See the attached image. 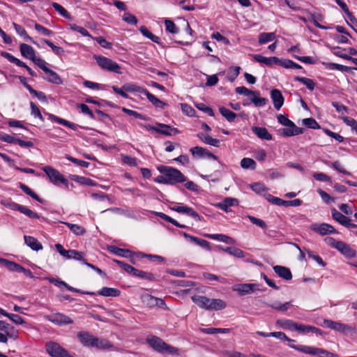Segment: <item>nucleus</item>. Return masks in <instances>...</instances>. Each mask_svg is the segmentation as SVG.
I'll return each instance as SVG.
<instances>
[{"label": "nucleus", "instance_id": "16", "mask_svg": "<svg viewBox=\"0 0 357 357\" xmlns=\"http://www.w3.org/2000/svg\"><path fill=\"white\" fill-rule=\"evenodd\" d=\"M286 128L278 130L280 134L284 137H291L303 133V129L297 127L294 122L291 125L286 126Z\"/></svg>", "mask_w": 357, "mask_h": 357}, {"label": "nucleus", "instance_id": "51", "mask_svg": "<svg viewBox=\"0 0 357 357\" xmlns=\"http://www.w3.org/2000/svg\"><path fill=\"white\" fill-rule=\"evenodd\" d=\"M165 30L171 33L175 34L178 32V29L174 22L170 20H165Z\"/></svg>", "mask_w": 357, "mask_h": 357}, {"label": "nucleus", "instance_id": "24", "mask_svg": "<svg viewBox=\"0 0 357 357\" xmlns=\"http://www.w3.org/2000/svg\"><path fill=\"white\" fill-rule=\"evenodd\" d=\"M218 248L229 255L237 258L242 259L245 257V253L242 250L235 247L223 248L221 245H218Z\"/></svg>", "mask_w": 357, "mask_h": 357}, {"label": "nucleus", "instance_id": "21", "mask_svg": "<svg viewBox=\"0 0 357 357\" xmlns=\"http://www.w3.org/2000/svg\"><path fill=\"white\" fill-rule=\"evenodd\" d=\"M238 204V199L232 197H227L222 202L218 203L216 206L220 209L225 211L229 212V208L234 206H236Z\"/></svg>", "mask_w": 357, "mask_h": 357}, {"label": "nucleus", "instance_id": "27", "mask_svg": "<svg viewBox=\"0 0 357 357\" xmlns=\"http://www.w3.org/2000/svg\"><path fill=\"white\" fill-rule=\"evenodd\" d=\"M183 236L186 238H188L189 241H190L191 242L196 243L197 245H199L200 247H202L207 250H211L209 242H208L204 239L191 236L187 233H183Z\"/></svg>", "mask_w": 357, "mask_h": 357}, {"label": "nucleus", "instance_id": "10", "mask_svg": "<svg viewBox=\"0 0 357 357\" xmlns=\"http://www.w3.org/2000/svg\"><path fill=\"white\" fill-rule=\"evenodd\" d=\"M55 248L58 252L66 259H74L78 261H84L82 254L75 250H66L63 248L62 245L57 243L55 245Z\"/></svg>", "mask_w": 357, "mask_h": 357}, {"label": "nucleus", "instance_id": "52", "mask_svg": "<svg viewBox=\"0 0 357 357\" xmlns=\"http://www.w3.org/2000/svg\"><path fill=\"white\" fill-rule=\"evenodd\" d=\"M303 123L305 126L312 129H319L320 126L319 123L312 118H307L303 120Z\"/></svg>", "mask_w": 357, "mask_h": 357}, {"label": "nucleus", "instance_id": "11", "mask_svg": "<svg viewBox=\"0 0 357 357\" xmlns=\"http://www.w3.org/2000/svg\"><path fill=\"white\" fill-rule=\"evenodd\" d=\"M45 319L57 325H66L73 323V320L62 313H55L52 315H46Z\"/></svg>", "mask_w": 357, "mask_h": 357}, {"label": "nucleus", "instance_id": "2", "mask_svg": "<svg viewBox=\"0 0 357 357\" xmlns=\"http://www.w3.org/2000/svg\"><path fill=\"white\" fill-rule=\"evenodd\" d=\"M77 337L81 343L86 347H93L98 349H107L110 347L107 340L98 339L87 332H80Z\"/></svg>", "mask_w": 357, "mask_h": 357}, {"label": "nucleus", "instance_id": "64", "mask_svg": "<svg viewBox=\"0 0 357 357\" xmlns=\"http://www.w3.org/2000/svg\"><path fill=\"white\" fill-rule=\"evenodd\" d=\"M32 61L34 62V63L40 68L45 73H46L49 69L47 62L40 58L36 57Z\"/></svg>", "mask_w": 357, "mask_h": 357}, {"label": "nucleus", "instance_id": "63", "mask_svg": "<svg viewBox=\"0 0 357 357\" xmlns=\"http://www.w3.org/2000/svg\"><path fill=\"white\" fill-rule=\"evenodd\" d=\"M317 192L326 204H328L331 202H333L335 201L334 198L331 197L327 192L321 189H319Z\"/></svg>", "mask_w": 357, "mask_h": 357}, {"label": "nucleus", "instance_id": "23", "mask_svg": "<svg viewBox=\"0 0 357 357\" xmlns=\"http://www.w3.org/2000/svg\"><path fill=\"white\" fill-rule=\"evenodd\" d=\"M192 300L199 307L209 310L211 298L204 296L196 295L192 297Z\"/></svg>", "mask_w": 357, "mask_h": 357}, {"label": "nucleus", "instance_id": "47", "mask_svg": "<svg viewBox=\"0 0 357 357\" xmlns=\"http://www.w3.org/2000/svg\"><path fill=\"white\" fill-rule=\"evenodd\" d=\"M0 261L6 263L8 268L11 271L22 273L24 269V267H22V266H20V264H18L15 262L8 261H7L6 259H0Z\"/></svg>", "mask_w": 357, "mask_h": 357}, {"label": "nucleus", "instance_id": "6", "mask_svg": "<svg viewBox=\"0 0 357 357\" xmlns=\"http://www.w3.org/2000/svg\"><path fill=\"white\" fill-rule=\"evenodd\" d=\"M290 347L300 351L303 354L312 355V356H321V355H326L328 356L329 352H328L326 350H324L320 348L314 347H310V346H305V345H294V344H290Z\"/></svg>", "mask_w": 357, "mask_h": 357}, {"label": "nucleus", "instance_id": "4", "mask_svg": "<svg viewBox=\"0 0 357 357\" xmlns=\"http://www.w3.org/2000/svg\"><path fill=\"white\" fill-rule=\"evenodd\" d=\"M93 57L101 68L117 74L122 73L121 66L113 60L100 55H94Z\"/></svg>", "mask_w": 357, "mask_h": 357}, {"label": "nucleus", "instance_id": "42", "mask_svg": "<svg viewBox=\"0 0 357 357\" xmlns=\"http://www.w3.org/2000/svg\"><path fill=\"white\" fill-rule=\"evenodd\" d=\"M45 73L47 75L46 79L48 82H52V83L56 84H61V82H62L61 79L58 75V74L56 73H55L54 71H53L49 68Z\"/></svg>", "mask_w": 357, "mask_h": 357}, {"label": "nucleus", "instance_id": "61", "mask_svg": "<svg viewBox=\"0 0 357 357\" xmlns=\"http://www.w3.org/2000/svg\"><path fill=\"white\" fill-rule=\"evenodd\" d=\"M307 253L308 257L314 260L319 265L322 267L326 266V263L323 261V259L317 255H315L312 251L307 250Z\"/></svg>", "mask_w": 357, "mask_h": 357}, {"label": "nucleus", "instance_id": "30", "mask_svg": "<svg viewBox=\"0 0 357 357\" xmlns=\"http://www.w3.org/2000/svg\"><path fill=\"white\" fill-rule=\"evenodd\" d=\"M121 291L116 288L112 287H102L98 291V294L105 297H116L119 296Z\"/></svg>", "mask_w": 357, "mask_h": 357}, {"label": "nucleus", "instance_id": "19", "mask_svg": "<svg viewBox=\"0 0 357 357\" xmlns=\"http://www.w3.org/2000/svg\"><path fill=\"white\" fill-rule=\"evenodd\" d=\"M271 98L274 107L279 110L284 104V97L282 93L278 89H273L271 92Z\"/></svg>", "mask_w": 357, "mask_h": 357}, {"label": "nucleus", "instance_id": "43", "mask_svg": "<svg viewBox=\"0 0 357 357\" xmlns=\"http://www.w3.org/2000/svg\"><path fill=\"white\" fill-rule=\"evenodd\" d=\"M241 166L243 169H255L256 168V162L252 158H244L241 161Z\"/></svg>", "mask_w": 357, "mask_h": 357}, {"label": "nucleus", "instance_id": "55", "mask_svg": "<svg viewBox=\"0 0 357 357\" xmlns=\"http://www.w3.org/2000/svg\"><path fill=\"white\" fill-rule=\"evenodd\" d=\"M324 65L326 66L328 68L331 70H337L341 71H347L349 69H351V68L335 63H323Z\"/></svg>", "mask_w": 357, "mask_h": 357}, {"label": "nucleus", "instance_id": "41", "mask_svg": "<svg viewBox=\"0 0 357 357\" xmlns=\"http://www.w3.org/2000/svg\"><path fill=\"white\" fill-rule=\"evenodd\" d=\"M219 112L229 122L234 121L236 117V114L234 112L224 107H219Z\"/></svg>", "mask_w": 357, "mask_h": 357}, {"label": "nucleus", "instance_id": "45", "mask_svg": "<svg viewBox=\"0 0 357 357\" xmlns=\"http://www.w3.org/2000/svg\"><path fill=\"white\" fill-rule=\"evenodd\" d=\"M295 80L298 81L301 83H303L304 85L306 86V87L310 90L312 91L314 89L315 83L314 81L310 78L307 77H296Z\"/></svg>", "mask_w": 357, "mask_h": 357}, {"label": "nucleus", "instance_id": "31", "mask_svg": "<svg viewBox=\"0 0 357 357\" xmlns=\"http://www.w3.org/2000/svg\"><path fill=\"white\" fill-rule=\"evenodd\" d=\"M205 236L211 239L216 240V241L224 242L226 243H229V244H234L235 243V240L234 238H232L231 237L228 236L227 235H225V234H206Z\"/></svg>", "mask_w": 357, "mask_h": 357}, {"label": "nucleus", "instance_id": "26", "mask_svg": "<svg viewBox=\"0 0 357 357\" xmlns=\"http://www.w3.org/2000/svg\"><path fill=\"white\" fill-rule=\"evenodd\" d=\"M252 130L253 132L261 139L271 140L273 139L272 135L268 132L266 128L263 127H252Z\"/></svg>", "mask_w": 357, "mask_h": 357}, {"label": "nucleus", "instance_id": "35", "mask_svg": "<svg viewBox=\"0 0 357 357\" xmlns=\"http://www.w3.org/2000/svg\"><path fill=\"white\" fill-rule=\"evenodd\" d=\"M197 136L203 142H204L206 144H209L215 147H218L219 146L220 141L217 139L213 138L211 136L208 135L199 133Z\"/></svg>", "mask_w": 357, "mask_h": 357}, {"label": "nucleus", "instance_id": "37", "mask_svg": "<svg viewBox=\"0 0 357 357\" xmlns=\"http://www.w3.org/2000/svg\"><path fill=\"white\" fill-rule=\"evenodd\" d=\"M227 306L226 303L219 298H213L211 299L209 310H220L225 309Z\"/></svg>", "mask_w": 357, "mask_h": 357}, {"label": "nucleus", "instance_id": "8", "mask_svg": "<svg viewBox=\"0 0 357 357\" xmlns=\"http://www.w3.org/2000/svg\"><path fill=\"white\" fill-rule=\"evenodd\" d=\"M310 229L321 235L325 236L331 234H338V231L330 224L328 223H314L310 225Z\"/></svg>", "mask_w": 357, "mask_h": 357}, {"label": "nucleus", "instance_id": "36", "mask_svg": "<svg viewBox=\"0 0 357 357\" xmlns=\"http://www.w3.org/2000/svg\"><path fill=\"white\" fill-rule=\"evenodd\" d=\"M109 250L113 254L122 257L128 258L132 256V252L130 250L127 249L119 248L116 246H110L109 248Z\"/></svg>", "mask_w": 357, "mask_h": 357}, {"label": "nucleus", "instance_id": "48", "mask_svg": "<svg viewBox=\"0 0 357 357\" xmlns=\"http://www.w3.org/2000/svg\"><path fill=\"white\" fill-rule=\"evenodd\" d=\"M52 6L55 9V10L58 12L61 16L68 20H71V15L62 6H61L58 3H53Z\"/></svg>", "mask_w": 357, "mask_h": 357}, {"label": "nucleus", "instance_id": "18", "mask_svg": "<svg viewBox=\"0 0 357 357\" xmlns=\"http://www.w3.org/2000/svg\"><path fill=\"white\" fill-rule=\"evenodd\" d=\"M252 56L256 61L267 66H272L274 64L278 65V63L280 62V59L276 56L265 57L260 54H254Z\"/></svg>", "mask_w": 357, "mask_h": 357}, {"label": "nucleus", "instance_id": "25", "mask_svg": "<svg viewBox=\"0 0 357 357\" xmlns=\"http://www.w3.org/2000/svg\"><path fill=\"white\" fill-rule=\"evenodd\" d=\"M335 248L347 257H354L355 255L354 251L351 250L347 243L342 241H338L337 243H336Z\"/></svg>", "mask_w": 357, "mask_h": 357}, {"label": "nucleus", "instance_id": "60", "mask_svg": "<svg viewBox=\"0 0 357 357\" xmlns=\"http://www.w3.org/2000/svg\"><path fill=\"white\" fill-rule=\"evenodd\" d=\"M267 199L270 202H271V203H273V204H274L275 205L287 206V201L283 200V199H282L280 198L275 197H273V196H272L271 195H268L267 196Z\"/></svg>", "mask_w": 357, "mask_h": 357}, {"label": "nucleus", "instance_id": "15", "mask_svg": "<svg viewBox=\"0 0 357 357\" xmlns=\"http://www.w3.org/2000/svg\"><path fill=\"white\" fill-rule=\"evenodd\" d=\"M190 152L193 157L197 158H211L213 160H217V157L209 152L207 149L200 147V146H195L192 149H190Z\"/></svg>", "mask_w": 357, "mask_h": 357}, {"label": "nucleus", "instance_id": "53", "mask_svg": "<svg viewBox=\"0 0 357 357\" xmlns=\"http://www.w3.org/2000/svg\"><path fill=\"white\" fill-rule=\"evenodd\" d=\"M20 187L22 190V191L24 192H25L26 195H29L30 197H31L32 198H33L34 199H36L38 202L41 201L40 197L31 188H29L25 184L21 183Z\"/></svg>", "mask_w": 357, "mask_h": 357}, {"label": "nucleus", "instance_id": "40", "mask_svg": "<svg viewBox=\"0 0 357 357\" xmlns=\"http://www.w3.org/2000/svg\"><path fill=\"white\" fill-rule=\"evenodd\" d=\"M275 39V34L273 32H269V33H266V32H264V33H261L259 36V43L262 45V44H266L268 42H271V41H273Z\"/></svg>", "mask_w": 357, "mask_h": 357}, {"label": "nucleus", "instance_id": "34", "mask_svg": "<svg viewBox=\"0 0 357 357\" xmlns=\"http://www.w3.org/2000/svg\"><path fill=\"white\" fill-rule=\"evenodd\" d=\"M331 214L333 218L339 222L340 225L344 226L348 223L349 218L342 214L337 211L335 208L331 209Z\"/></svg>", "mask_w": 357, "mask_h": 357}, {"label": "nucleus", "instance_id": "58", "mask_svg": "<svg viewBox=\"0 0 357 357\" xmlns=\"http://www.w3.org/2000/svg\"><path fill=\"white\" fill-rule=\"evenodd\" d=\"M246 218L254 225H257L258 227L262 228V229H266V222L261 220V219H259V218H257L254 216H252V215H247Z\"/></svg>", "mask_w": 357, "mask_h": 357}, {"label": "nucleus", "instance_id": "38", "mask_svg": "<svg viewBox=\"0 0 357 357\" xmlns=\"http://www.w3.org/2000/svg\"><path fill=\"white\" fill-rule=\"evenodd\" d=\"M277 324H279L282 328L287 329L291 331H296L297 323L289 319H280L277 321Z\"/></svg>", "mask_w": 357, "mask_h": 357}, {"label": "nucleus", "instance_id": "20", "mask_svg": "<svg viewBox=\"0 0 357 357\" xmlns=\"http://www.w3.org/2000/svg\"><path fill=\"white\" fill-rule=\"evenodd\" d=\"M20 50L22 56L26 59L33 61L36 57L34 49L28 44L22 43L20 45Z\"/></svg>", "mask_w": 357, "mask_h": 357}, {"label": "nucleus", "instance_id": "5", "mask_svg": "<svg viewBox=\"0 0 357 357\" xmlns=\"http://www.w3.org/2000/svg\"><path fill=\"white\" fill-rule=\"evenodd\" d=\"M43 170L53 184L57 185L59 183H67V180L64 176L54 167L45 166L43 168Z\"/></svg>", "mask_w": 357, "mask_h": 357}, {"label": "nucleus", "instance_id": "17", "mask_svg": "<svg viewBox=\"0 0 357 357\" xmlns=\"http://www.w3.org/2000/svg\"><path fill=\"white\" fill-rule=\"evenodd\" d=\"M148 128L149 130H153L158 133H161V134H163L167 136H171L172 135L179 133V131L177 128H172L171 126H169L168 125L162 124V123H159L158 128H153V127L149 126Z\"/></svg>", "mask_w": 357, "mask_h": 357}, {"label": "nucleus", "instance_id": "32", "mask_svg": "<svg viewBox=\"0 0 357 357\" xmlns=\"http://www.w3.org/2000/svg\"><path fill=\"white\" fill-rule=\"evenodd\" d=\"M296 331L302 333V334H306L309 333H319L321 334V331L314 326H308V325H304L297 323V326L296 328Z\"/></svg>", "mask_w": 357, "mask_h": 357}, {"label": "nucleus", "instance_id": "9", "mask_svg": "<svg viewBox=\"0 0 357 357\" xmlns=\"http://www.w3.org/2000/svg\"><path fill=\"white\" fill-rule=\"evenodd\" d=\"M142 301L145 305L149 307L157 306L164 309L167 308L165 302L163 299L154 297L148 294L142 296Z\"/></svg>", "mask_w": 357, "mask_h": 357}, {"label": "nucleus", "instance_id": "7", "mask_svg": "<svg viewBox=\"0 0 357 357\" xmlns=\"http://www.w3.org/2000/svg\"><path fill=\"white\" fill-rule=\"evenodd\" d=\"M46 351L51 357H69L67 351L54 342H50L46 344Z\"/></svg>", "mask_w": 357, "mask_h": 357}, {"label": "nucleus", "instance_id": "22", "mask_svg": "<svg viewBox=\"0 0 357 357\" xmlns=\"http://www.w3.org/2000/svg\"><path fill=\"white\" fill-rule=\"evenodd\" d=\"M275 273L280 278L286 280H290L292 278V274L289 268L282 266H273Z\"/></svg>", "mask_w": 357, "mask_h": 357}, {"label": "nucleus", "instance_id": "3", "mask_svg": "<svg viewBox=\"0 0 357 357\" xmlns=\"http://www.w3.org/2000/svg\"><path fill=\"white\" fill-rule=\"evenodd\" d=\"M157 169L161 174H166L169 185H174L186 181L185 176L179 170L174 167L160 165L157 167Z\"/></svg>", "mask_w": 357, "mask_h": 357}, {"label": "nucleus", "instance_id": "62", "mask_svg": "<svg viewBox=\"0 0 357 357\" xmlns=\"http://www.w3.org/2000/svg\"><path fill=\"white\" fill-rule=\"evenodd\" d=\"M342 119L344 123L350 126L357 133V122L355 119L347 116L342 117Z\"/></svg>", "mask_w": 357, "mask_h": 357}, {"label": "nucleus", "instance_id": "50", "mask_svg": "<svg viewBox=\"0 0 357 357\" xmlns=\"http://www.w3.org/2000/svg\"><path fill=\"white\" fill-rule=\"evenodd\" d=\"M13 26L15 31L24 39L29 40L31 41L32 40L31 38L28 35L26 30L21 25H19L16 23H13Z\"/></svg>", "mask_w": 357, "mask_h": 357}, {"label": "nucleus", "instance_id": "13", "mask_svg": "<svg viewBox=\"0 0 357 357\" xmlns=\"http://www.w3.org/2000/svg\"><path fill=\"white\" fill-rule=\"evenodd\" d=\"M171 210L179 213H185L197 221L202 220V217L192 208L184 205H176L170 208Z\"/></svg>", "mask_w": 357, "mask_h": 357}, {"label": "nucleus", "instance_id": "1", "mask_svg": "<svg viewBox=\"0 0 357 357\" xmlns=\"http://www.w3.org/2000/svg\"><path fill=\"white\" fill-rule=\"evenodd\" d=\"M146 342L151 347L162 354H167L172 356L181 355V353L178 349L166 344L161 338L158 337L154 335H149L146 337Z\"/></svg>", "mask_w": 357, "mask_h": 357}, {"label": "nucleus", "instance_id": "56", "mask_svg": "<svg viewBox=\"0 0 357 357\" xmlns=\"http://www.w3.org/2000/svg\"><path fill=\"white\" fill-rule=\"evenodd\" d=\"M181 107L182 112L185 114H186L189 116H194L195 115L196 112L190 105H189L186 103H181Z\"/></svg>", "mask_w": 357, "mask_h": 357}, {"label": "nucleus", "instance_id": "29", "mask_svg": "<svg viewBox=\"0 0 357 357\" xmlns=\"http://www.w3.org/2000/svg\"><path fill=\"white\" fill-rule=\"evenodd\" d=\"M48 116H49V119L56 121V123H59V124H61L64 126H66L68 128H71L72 130H76L79 126L75 124V123H73L72 122H70L66 119H61L60 117H58L54 114H47Z\"/></svg>", "mask_w": 357, "mask_h": 357}, {"label": "nucleus", "instance_id": "44", "mask_svg": "<svg viewBox=\"0 0 357 357\" xmlns=\"http://www.w3.org/2000/svg\"><path fill=\"white\" fill-rule=\"evenodd\" d=\"M139 31L144 36L149 38L154 43H159L160 38L150 32L145 26H142L139 28Z\"/></svg>", "mask_w": 357, "mask_h": 357}, {"label": "nucleus", "instance_id": "57", "mask_svg": "<svg viewBox=\"0 0 357 357\" xmlns=\"http://www.w3.org/2000/svg\"><path fill=\"white\" fill-rule=\"evenodd\" d=\"M201 331L206 334H215L217 333H225L228 332L229 329L227 328H202Z\"/></svg>", "mask_w": 357, "mask_h": 357}, {"label": "nucleus", "instance_id": "28", "mask_svg": "<svg viewBox=\"0 0 357 357\" xmlns=\"http://www.w3.org/2000/svg\"><path fill=\"white\" fill-rule=\"evenodd\" d=\"M24 242L27 246L31 248L32 250L39 251L43 249V245L39 241L34 237L30 236H24Z\"/></svg>", "mask_w": 357, "mask_h": 357}, {"label": "nucleus", "instance_id": "39", "mask_svg": "<svg viewBox=\"0 0 357 357\" xmlns=\"http://www.w3.org/2000/svg\"><path fill=\"white\" fill-rule=\"evenodd\" d=\"M64 224L66 225L70 230L75 235L82 236L86 233V229L79 225L70 222H64Z\"/></svg>", "mask_w": 357, "mask_h": 357}, {"label": "nucleus", "instance_id": "59", "mask_svg": "<svg viewBox=\"0 0 357 357\" xmlns=\"http://www.w3.org/2000/svg\"><path fill=\"white\" fill-rule=\"evenodd\" d=\"M123 20L126 22L135 25L137 23V17L130 13H125L123 15Z\"/></svg>", "mask_w": 357, "mask_h": 357}, {"label": "nucleus", "instance_id": "46", "mask_svg": "<svg viewBox=\"0 0 357 357\" xmlns=\"http://www.w3.org/2000/svg\"><path fill=\"white\" fill-rule=\"evenodd\" d=\"M123 89L126 91H130V92L135 91V92L140 93L142 94H144V91H146V89L142 88V87L137 86L136 84H124L123 86Z\"/></svg>", "mask_w": 357, "mask_h": 357}, {"label": "nucleus", "instance_id": "12", "mask_svg": "<svg viewBox=\"0 0 357 357\" xmlns=\"http://www.w3.org/2000/svg\"><path fill=\"white\" fill-rule=\"evenodd\" d=\"M257 284H238L232 287L234 291H237L241 296L252 294L257 289Z\"/></svg>", "mask_w": 357, "mask_h": 357}, {"label": "nucleus", "instance_id": "54", "mask_svg": "<svg viewBox=\"0 0 357 357\" xmlns=\"http://www.w3.org/2000/svg\"><path fill=\"white\" fill-rule=\"evenodd\" d=\"M43 41L47 44L50 47H51V49L52 50V51L56 54V55H61L63 54V53L64 52V50L62 47H58V46H56L55 45L53 44V43H52L50 40H47V39H43Z\"/></svg>", "mask_w": 357, "mask_h": 357}, {"label": "nucleus", "instance_id": "33", "mask_svg": "<svg viewBox=\"0 0 357 357\" xmlns=\"http://www.w3.org/2000/svg\"><path fill=\"white\" fill-rule=\"evenodd\" d=\"M144 95H145L148 100L157 108L163 109L167 105L166 103L159 100L146 89L144 91Z\"/></svg>", "mask_w": 357, "mask_h": 357}, {"label": "nucleus", "instance_id": "14", "mask_svg": "<svg viewBox=\"0 0 357 357\" xmlns=\"http://www.w3.org/2000/svg\"><path fill=\"white\" fill-rule=\"evenodd\" d=\"M1 55L2 57L6 59L10 62L15 63L17 66L26 68L30 75L36 76V73L31 70V68H30L24 62L17 58H15L11 54L6 52H2Z\"/></svg>", "mask_w": 357, "mask_h": 357}, {"label": "nucleus", "instance_id": "49", "mask_svg": "<svg viewBox=\"0 0 357 357\" xmlns=\"http://www.w3.org/2000/svg\"><path fill=\"white\" fill-rule=\"evenodd\" d=\"M3 331L6 332L5 335H7V337H9L13 340H16L19 336L18 331L9 324H8V328H6Z\"/></svg>", "mask_w": 357, "mask_h": 357}]
</instances>
